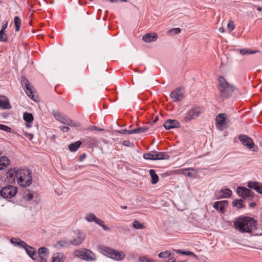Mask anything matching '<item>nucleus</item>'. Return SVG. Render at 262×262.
I'll list each match as a JSON object with an SVG mask.
<instances>
[{
    "label": "nucleus",
    "instance_id": "obj_1",
    "mask_svg": "<svg viewBox=\"0 0 262 262\" xmlns=\"http://www.w3.org/2000/svg\"><path fill=\"white\" fill-rule=\"evenodd\" d=\"M256 223L253 217L241 215L235 219L234 226L241 233H251L256 229Z\"/></svg>",
    "mask_w": 262,
    "mask_h": 262
},
{
    "label": "nucleus",
    "instance_id": "obj_2",
    "mask_svg": "<svg viewBox=\"0 0 262 262\" xmlns=\"http://www.w3.org/2000/svg\"><path fill=\"white\" fill-rule=\"evenodd\" d=\"M219 83L218 89L220 93V97L223 99H227L231 96L235 90V86L228 83L223 76L218 78Z\"/></svg>",
    "mask_w": 262,
    "mask_h": 262
},
{
    "label": "nucleus",
    "instance_id": "obj_3",
    "mask_svg": "<svg viewBox=\"0 0 262 262\" xmlns=\"http://www.w3.org/2000/svg\"><path fill=\"white\" fill-rule=\"evenodd\" d=\"M17 172L16 178L20 186L26 187L31 184L32 177L30 170L26 168L17 169Z\"/></svg>",
    "mask_w": 262,
    "mask_h": 262
},
{
    "label": "nucleus",
    "instance_id": "obj_4",
    "mask_svg": "<svg viewBox=\"0 0 262 262\" xmlns=\"http://www.w3.org/2000/svg\"><path fill=\"white\" fill-rule=\"evenodd\" d=\"M99 249L103 254L116 260H121L125 257L124 253L105 246H99Z\"/></svg>",
    "mask_w": 262,
    "mask_h": 262
},
{
    "label": "nucleus",
    "instance_id": "obj_5",
    "mask_svg": "<svg viewBox=\"0 0 262 262\" xmlns=\"http://www.w3.org/2000/svg\"><path fill=\"white\" fill-rule=\"evenodd\" d=\"M202 112V109L201 107L199 106L192 107L185 114L182 119V121L184 122H188L198 117Z\"/></svg>",
    "mask_w": 262,
    "mask_h": 262
},
{
    "label": "nucleus",
    "instance_id": "obj_6",
    "mask_svg": "<svg viewBox=\"0 0 262 262\" xmlns=\"http://www.w3.org/2000/svg\"><path fill=\"white\" fill-rule=\"evenodd\" d=\"M21 84L25 90L27 95L31 99L35 101H37L38 97L34 94L33 91V86L29 81L28 79L25 76H21L20 78Z\"/></svg>",
    "mask_w": 262,
    "mask_h": 262
},
{
    "label": "nucleus",
    "instance_id": "obj_7",
    "mask_svg": "<svg viewBox=\"0 0 262 262\" xmlns=\"http://www.w3.org/2000/svg\"><path fill=\"white\" fill-rule=\"evenodd\" d=\"M238 139L241 143L248 149L252 150L254 152H257L258 150V147L255 145L252 139L245 135H240L238 136Z\"/></svg>",
    "mask_w": 262,
    "mask_h": 262
},
{
    "label": "nucleus",
    "instance_id": "obj_8",
    "mask_svg": "<svg viewBox=\"0 0 262 262\" xmlns=\"http://www.w3.org/2000/svg\"><path fill=\"white\" fill-rule=\"evenodd\" d=\"M75 254L77 257L87 261H93L96 259L95 254L91 250L86 249L76 250Z\"/></svg>",
    "mask_w": 262,
    "mask_h": 262
},
{
    "label": "nucleus",
    "instance_id": "obj_9",
    "mask_svg": "<svg viewBox=\"0 0 262 262\" xmlns=\"http://www.w3.org/2000/svg\"><path fill=\"white\" fill-rule=\"evenodd\" d=\"M17 188L15 186L8 185L4 187L0 190V195L4 198H12L17 193Z\"/></svg>",
    "mask_w": 262,
    "mask_h": 262
},
{
    "label": "nucleus",
    "instance_id": "obj_10",
    "mask_svg": "<svg viewBox=\"0 0 262 262\" xmlns=\"http://www.w3.org/2000/svg\"><path fill=\"white\" fill-rule=\"evenodd\" d=\"M236 191L238 194L244 199L253 198L254 195V193L252 191L244 187H238Z\"/></svg>",
    "mask_w": 262,
    "mask_h": 262
},
{
    "label": "nucleus",
    "instance_id": "obj_11",
    "mask_svg": "<svg viewBox=\"0 0 262 262\" xmlns=\"http://www.w3.org/2000/svg\"><path fill=\"white\" fill-rule=\"evenodd\" d=\"M181 90V88H177L170 93V96L174 102L180 101L184 98V95Z\"/></svg>",
    "mask_w": 262,
    "mask_h": 262
},
{
    "label": "nucleus",
    "instance_id": "obj_12",
    "mask_svg": "<svg viewBox=\"0 0 262 262\" xmlns=\"http://www.w3.org/2000/svg\"><path fill=\"white\" fill-rule=\"evenodd\" d=\"M227 114L225 113L219 114L216 116L215 125L217 128L223 127L226 123Z\"/></svg>",
    "mask_w": 262,
    "mask_h": 262
},
{
    "label": "nucleus",
    "instance_id": "obj_13",
    "mask_svg": "<svg viewBox=\"0 0 262 262\" xmlns=\"http://www.w3.org/2000/svg\"><path fill=\"white\" fill-rule=\"evenodd\" d=\"M163 126L166 130L180 127V122L177 120L168 119L164 124Z\"/></svg>",
    "mask_w": 262,
    "mask_h": 262
},
{
    "label": "nucleus",
    "instance_id": "obj_14",
    "mask_svg": "<svg viewBox=\"0 0 262 262\" xmlns=\"http://www.w3.org/2000/svg\"><path fill=\"white\" fill-rule=\"evenodd\" d=\"M228 206L227 201H221L215 202L213 205V207L217 210H219L222 213H224Z\"/></svg>",
    "mask_w": 262,
    "mask_h": 262
},
{
    "label": "nucleus",
    "instance_id": "obj_15",
    "mask_svg": "<svg viewBox=\"0 0 262 262\" xmlns=\"http://www.w3.org/2000/svg\"><path fill=\"white\" fill-rule=\"evenodd\" d=\"M232 191L228 188L222 189L215 192L217 199L228 198L232 195Z\"/></svg>",
    "mask_w": 262,
    "mask_h": 262
},
{
    "label": "nucleus",
    "instance_id": "obj_16",
    "mask_svg": "<svg viewBox=\"0 0 262 262\" xmlns=\"http://www.w3.org/2000/svg\"><path fill=\"white\" fill-rule=\"evenodd\" d=\"M38 255L41 261H45L49 254V250L45 247H40L38 250Z\"/></svg>",
    "mask_w": 262,
    "mask_h": 262
},
{
    "label": "nucleus",
    "instance_id": "obj_17",
    "mask_svg": "<svg viewBox=\"0 0 262 262\" xmlns=\"http://www.w3.org/2000/svg\"><path fill=\"white\" fill-rule=\"evenodd\" d=\"M247 186L250 189L255 190L259 193H262V185L257 182H249Z\"/></svg>",
    "mask_w": 262,
    "mask_h": 262
},
{
    "label": "nucleus",
    "instance_id": "obj_18",
    "mask_svg": "<svg viewBox=\"0 0 262 262\" xmlns=\"http://www.w3.org/2000/svg\"><path fill=\"white\" fill-rule=\"evenodd\" d=\"M158 39V35L156 33H147L142 37V39L146 42H150L156 41Z\"/></svg>",
    "mask_w": 262,
    "mask_h": 262
},
{
    "label": "nucleus",
    "instance_id": "obj_19",
    "mask_svg": "<svg viewBox=\"0 0 262 262\" xmlns=\"http://www.w3.org/2000/svg\"><path fill=\"white\" fill-rule=\"evenodd\" d=\"M84 238V235L82 233H79L76 238L70 241V243L71 245L78 246L83 243Z\"/></svg>",
    "mask_w": 262,
    "mask_h": 262
},
{
    "label": "nucleus",
    "instance_id": "obj_20",
    "mask_svg": "<svg viewBox=\"0 0 262 262\" xmlns=\"http://www.w3.org/2000/svg\"><path fill=\"white\" fill-rule=\"evenodd\" d=\"M25 250L28 255L33 260L37 258L36 250L31 246H28Z\"/></svg>",
    "mask_w": 262,
    "mask_h": 262
},
{
    "label": "nucleus",
    "instance_id": "obj_21",
    "mask_svg": "<svg viewBox=\"0 0 262 262\" xmlns=\"http://www.w3.org/2000/svg\"><path fill=\"white\" fill-rule=\"evenodd\" d=\"M10 162L7 157L3 156L0 157V170L6 168Z\"/></svg>",
    "mask_w": 262,
    "mask_h": 262
},
{
    "label": "nucleus",
    "instance_id": "obj_22",
    "mask_svg": "<svg viewBox=\"0 0 262 262\" xmlns=\"http://www.w3.org/2000/svg\"><path fill=\"white\" fill-rule=\"evenodd\" d=\"M60 122L64 124L70 126L78 127V126H80V124H79V123L77 124L75 122H73V121L71 119H70L65 116H64L63 118H62V119Z\"/></svg>",
    "mask_w": 262,
    "mask_h": 262
},
{
    "label": "nucleus",
    "instance_id": "obj_23",
    "mask_svg": "<svg viewBox=\"0 0 262 262\" xmlns=\"http://www.w3.org/2000/svg\"><path fill=\"white\" fill-rule=\"evenodd\" d=\"M155 153L156 160H166L169 158V156L166 152H159L157 151H153Z\"/></svg>",
    "mask_w": 262,
    "mask_h": 262
},
{
    "label": "nucleus",
    "instance_id": "obj_24",
    "mask_svg": "<svg viewBox=\"0 0 262 262\" xmlns=\"http://www.w3.org/2000/svg\"><path fill=\"white\" fill-rule=\"evenodd\" d=\"M64 260V255L62 253H54L52 257L51 262H62Z\"/></svg>",
    "mask_w": 262,
    "mask_h": 262
},
{
    "label": "nucleus",
    "instance_id": "obj_25",
    "mask_svg": "<svg viewBox=\"0 0 262 262\" xmlns=\"http://www.w3.org/2000/svg\"><path fill=\"white\" fill-rule=\"evenodd\" d=\"M0 107L3 109H10L11 108V105L6 97L3 96L1 101Z\"/></svg>",
    "mask_w": 262,
    "mask_h": 262
},
{
    "label": "nucleus",
    "instance_id": "obj_26",
    "mask_svg": "<svg viewBox=\"0 0 262 262\" xmlns=\"http://www.w3.org/2000/svg\"><path fill=\"white\" fill-rule=\"evenodd\" d=\"M16 174H17V169L16 168H14V169H11V170L9 171L7 173V178L8 179H9L10 181H14L15 178H16Z\"/></svg>",
    "mask_w": 262,
    "mask_h": 262
},
{
    "label": "nucleus",
    "instance_id": "obj_27",
    "mask_svg": "<svg viewBox=\"0 0 262 262\" xmlns=\"http://www.w3.org/2000/svg\"><path fill=\"white\" fill-rule=\"evenodd\" d=\"M149 174L151 177V183L152 184H156L159 181V177L156 173L154 169H150L149 171Z\"/></svg>",
    "mask_w": 262,
    "mask_h": 262
},
{
    "label": "nucleus",
    "instance_id": "obj_28",
    "mask_svg": "<svg viewBox=\"0 0 262 262\" xmlns=\"http://www.w3.org/2000/svg\"><path fill=\"white\" fill-rule=\"evenodd\" d=\"M148 127L146 126H144L142 127H139L138 128L132 129L130 133H133V134H141L147 132L148 130Z\"/></svg>",
    "mask_w": 262,
    "mask_h": 262
},
{
    "label": "nucleus",
    "instance_id": "obj_29",
    "mask_svg": "<svg viewBox=\"0 0 262 262\" xmlns=\"http://www.w3.org/2000/svg\"><path fill=\"white\" fill-rule=\"evenodd\" d=\"M81 144V142L80 141H76L75 143L70 144L69 145V149L71 151H75L78 149Z\"/></svg>",
    "mask_w": 262,
    "mask_h": 262
},
{
    "label": "nucleus",
    "instance_id": "obj_30",
    "mask_svg": "<svg viewBox=\"0 0 262 262\" xmlns=\"http://www.w3.org/2000/svg\"><path fill=\"white\" fill-rule=\"evenodd\" d=\"M243 201L242 199H235L233 201L232 204L233 206H236L237 208H243L245 206L243 204Z\"/></svg>",
    "mask_w": 262,
    "mask_h": 262
},
{
    "label": "nucleus",
    "instance_id": "obj_31",
    "mask_svg": "<svg viewBox=\"0 0 262 262\" xmlns=\"http://www.w3.org/2000/svg\"><path fill=\"white\" fill-rule=\"evenodd\" d=\"M23 118L27 122L30 123L33 120V115L28 112H25L23 115Z\"/></svg>",
    "mask_w": 262,
    "mask_h": 262
},
{
    "label": "nucleus",
    "instance_id": "obj_32",
    "mask_svg": "<svg viewBox=\"0 0 262 262\" xmlns=\"http://www.w3.org/2000/svg\"><path fill=\"white\" fill-rule=\"evenodd\" d=\"M258 52L257 50H251L247 49H243L239 50V53L241 55H246V54H253Z\"/></svg>",
    "mask_w": 262,
    "mask_h": 262
},
{
    "label": "nucleus",
    "instance_id": "obj_33",
    "mask_svg": "<svg viewBox=\"0 0 262 262\" xmlns=\"http://www.w3.org/2000/svg\"><path fill=\"white\" fill-rule=\"evenodd\" d=\"M14 23L16 31H18L21 26V20L18 16H15L14 18Z\"/></svg>",
    "mask_w": 262,
    "mask_h": 262
},
{
    "label": "nucleus",
    "instance_id": "obj_34",
    "mask_svg": "<svg viewBox=\"0 0 262 262\" xmlns=\"http://www.w3.org/2000/svg\"><path fill=\"white\" fill-rule=\"evenodd\" d=\"M53 115L55 118V119L59 121H60L62 118H63L64 116L60 112L58 111L54 110L53 111Z\"/></svg>",
    "mask_w": 262,
    "mask_h": 262
},
{
    "label": "nucleus",
    "instance_id": "obj_35",
    "mask_svg": "<svg viewBox=\"0 0 262 262\" xmlns=\"http://www.w3.org/2000/svg\"><path fill=\"white\" fill-rule=\"evenodd\" d=\"M170 256H171V253L170 252V251L168 250L160 252L158 254V257L161 258H167L168 257H170Z\"/></svg>",
    "mask_w": 262,
    "mask_h": 262
},
{
    "label": "nucleus",
    "instance_id": "obj_36",
    "mask_svg": "<svg viewBox=\"0 0 262 262\" xmlns=\"http://www.w3.org/2000/svg\"><path fill=\"white\" fill-rule=\"evenodd\" d=\"M70 241H69L68 242H67L66 241H59L57 243L56 245V247H68L69 245H71L70 243Z\"/></svg>",
    "mask_w": 262,
    "mask_h": 262
},
{
    "label": "nucleus",
    "instance_id": "obj_37",
    "mask_svg": "<svg viewBox=\"0 0 262 262\" xmlns=\"http://www.w3.org/2000/svg\"><path fill=\"white\" fill-rule=\"evenodd\" d=\"M143 158L146 160H156L155 153H145L143 155Z\"/></svg>",
    "mask_w": 262,
    "mask_h": 262
},
{
    "label": "nucleus",
    "instance_id": "obj_38",
    "mask_svg": "<svg viewBox=\"0 0 262 262\" xmlns=\"http://www.w3.org/2000/svg\"><path fill=\"white\" fill-rule=\"evenodd\" d=\"M85 219L88 222H95L97 217L94 214L91 213L86 215Z\"/></svg>",
    "mask_w": 262,
    "mask_h": 262
},
{
    "label": "nucleus",
    "instance_id": "obj_39",
    "mask_svg": "<svg viewBox=\"0 0 262 262\" xmlns=\"http://www.w3.org/2000/svg\"><path fill=\"white\" fill-rule=\"evenodd\" d=\"M139 262H156L153 259L150 258H148L146 256H142L140 257L139 258Z\"/></svg>",
    "mask_w": 262,
    "mask_h": 262
},
{
    "label": "nucleus",
    "instance_id": "obj_40",
    "mask_svg": "<svg viewBox=\"0 0 262 262\" xmlns=\"http://www.w3.org/2000/svg\"><path fill=\"white\" fill-rule=\"evenodd\" d=\"M8 40L7 34L5 33V31H0V41L3 42H6Z\"/></svg>",
    "mask_w": 262,
    "mask_h": 262
},
{
    "label": "nucleus",
    "instance_id": "obj_41",
    "mask_svg": "<svg viewBox=\"0 0 262 262\" xmlns=\"http://www.w3.org/2000/svg\"><path fill=\"white\" fill-rule=\"evenodd\" d=\"M191 170L192 171H194V170L193 168H188V169H185L183 170V174L185 176H187L188 177L192 178L193 177V176L190 172L189 171Z\"/></svg>",
    "mask_w": 262,
    "mask_h": 262
},
{
    "label": "nucleus",
    "instance_id": "obj_42",
    "mask_svg": "<svg viewBox=\"0 0 262 262\" xmlns=\"http://www.w3.org/2000/svg\"><path fill=\"white\" fill-rule=\"evenodd\" d=\"M181 32V29L180 28H172L170 30H169L168 32V33L170 34H177Z\"/></svg>",
    "mask_w": 262,
    "mask_h": 262
},
{
    "label": "nucleus",
    "instance_id": "obj_43",
    "mask_svg": "<svg viewBox=\"0 0 262 262\" xmlns=\"http://www.w3.org/2000/svg\"><path fill=\"white\" fill-rule=\"evenodd\" d=\"M122 144L126 147H133L134 144L133 142H130L129 140H124L122 142Z\"/></svg>",
    "mask_w": 262,
    "mask_h": 262
},
{
    "label": "nucleus",
    "instance_id": "obj_44",
    "mask_svg": "<svg viewBox=\"0 0 262 262\" xmlns=\"http://www.w3.org/2000/svg\"><path fill=\"white\" fill-rule=\"evenodd\" d=\"M0 129L10 133L11 128L8 126L0 124Z\"/></svg>",
    "mask_w": 262,
    "mask_h": 262
},
{
    "label": "nucleus",
    "instance_id": "obj_45",
    "mask_svg": "<svg viewBox=\"0 0 262 262\" xmlns=\"http://www.w3.org/2000/svg\"><path fill=\"white\" fill-rule=\"evenodd\" d=\"M19 247L23 248L25 249L27 248V247L28 246L26 242L23 241L19 240V242L18 243L17 245Z\"/></svg>",
    "mask_w": 262,
    "mask_h": 262
},
{
    "label": "nucleus",
    "instance_id": "obj_46",
    "mask_svg": "<svg viewBox=\"0 0 262 262\" xmlns=\"http://www.w3.org/2000/svg\"><path fill=\"white\" fill-rule=\"evenodd\" d=\"M133 227L136 229H140L142 227V225L138 221H135L133 224Z\"/></svg>",
    "mask_w": 262,
    "mask_h": 262
},
{
    "label": "nucleus",
    "instance_id": "obj_47",
    "mask_svg": "<svg viewBox=\"0 0 262 262\" xmlns=\"http://www.w3.org/2000/svg\"><path fill=\"white\" fill-rule=\"evenodd\" d=\"M33 194L31 192H28L25 194L24 198L28 201H30L33 199Z\"/></svg>",
    "mask_w": 262,
    "mask_h": 262
},
{
    "label": "nucleus",
    "instance_id": "obj_48",
    "mask_svg": "<svg viewBox=\"0 0 262 262\" xmlns=\"http://www.w3.org/2000/svg\"><path fill=\"white\" fill-rule=\"evenodd\" d=\"M131 130H127L126 129H121L118 131V133L124 134H132L133 133H130Z\"/></svg>",
    "mask_w": 262,
    "mask_h": 262
},
{
    "label": "nucleus",
    "instance_id": "obj_49",
    "mask_svg": "<svg viewBox=\"0 0 262 262\" xmlns=\"http://www.w3.org/2000/svg\"><path fill=\"white\" fill-rule=\"evenodd\" d=\"M174 253H171V256L168 257V260L166 262H175L176 261V259L174 257Z\"/></svg>",
    "mask_w": 262,
    "mask_h": 262
},
{
    "label": "nucleus",
    "instance_id": "obj_50",
    "mask_svg": "<svg viewBox=\"0 0 262 262\" xmlns=\"http://www.w3.org/2000/svg\"><path fill=\"white\" fill-rule=\"evenodd\" d=\"M227 27L229 29L233 30L234 29L233 22L232 21H229L228 23Z\"/></svg>",
    "mask_w": 262,
    "mask_h": 262
},
{
    "label": "nucleus",
    "instance_id": "obj_51",
    "mask_svg": "<svg viewBox=\"0 0 262 262\" xmlns=\"http://www.w3.org/2000/svg\"><path fill=\"white\" fill-rule=\"evenodd\" d=\"M19 239L13 237L11 239V243L14 245H17Z\"/></svg>",
    "mask_w": 262,
    "mask_h": 262
},
{
    "label": "nucleus",
    "instance_id": "obj_52",
    "mask_svg": "<svg viewBox=\"0 0 262 262\" xmlns=\"http://www.w3.org/2000/svg\"><path fill=\"white\" fill-rule=\"evenodd\" d=\"M60 128L63 132H68L70 130V128L68 126H61Z\"/></svg>",
    "mask_w": 262,
    "mask_h": 262
},
{
    "label": "nucleus",
    "instance_id": "obj_53",
    "mask_svg": "<svg viewBox=\"0 0 262 262\" xmlns=\"http://www.w3.org/2000/svg\"><path fill=\"white\" fill-rule=\"evenodd\" d=\"M183 255H188V256H190V255L195 256L193 253H192V252L189 251L183 252Z\"/></svg>",
    "mask_w": 262,
    "mask_h": 262
},
{
    "label": "nucleus",
    "instance_id": "obj_54",
    "mask_svg": "<svg viewBox=\"0 0 262 262\" xmlns=\"http://www.w3.org/2000/svg\"><path fill=\"white\" fill-rule=\"evenodd\" d=\"M95 222L97 224L100 225V226H101V225H102L104 223V222L103 221H102L101 220L98 219V218L96 219Z\"/></svg>",
    "mask_w": 262,
    "mask_h": 262
},
{
    "label": "nucleus",
    "instance_id": "obj_55",
    "mask_svg": "<svg viewBox=\"0 0 262 262\" xmlns=\"http://www.w3.org/2000/svg\"><path fill=\"white\" fill-rule=\"evenodd\" d=\"M86 154L85 153H83L80 156L79 161H82L86 158Z\"/></svg>",
    "mask_w": 262,
    "mask_h": 262
},
{
    "label": "nucleus",
    "instance_id": "obj_56",
    "mask_svg": "<svg viewBox=\"0 0 262 262\" xmlns=\"http://www.w3.org/2000/svg\"><path fill=\"white\" fill-rule=\"evenodd\" d=\"M101 227L103 228L104 231H110V229L107 226H105L104 223L101 225Z\"/></svg>",
    "mask_w": 262,
    "mask_h": 262
},
{
    "label": "nucleus",
    "instance_id": "obj_57",
    "mask_svg": "<svg viewBox=\"0 0 262 262\" xmlns=\"http://www.w3.org/2000/svg\"><path fill=\"white\" fill-rule=\"evenodd\" d=\"M8 24V23L7 21L6 22V23L2 26V29L0 31H5L7 27Z\"/></svg>",
    "mask_w": 262,
    "mask_h": 262
},
{
    "label": "nucleus",
    "instance_id": "obj_58",
    "mask_svg": "<svg viewBox=\"0 0 262 262\" xmlns=\"http://www.w3.org/2000/svg\"><path fill=\"white\" fill-rule=\"evenodd\" d=\"M25 135L26 137H28V138H29V139L30 140H32V138H33V135L32 134H29V133H25Z\"/></svg>",
    "mask_w": 262,
    "mask_h": 262
},
{
    "label": "nucleus",
    "instance_id": "obj_59",
    "mask_svg": "<svg viewBox=\"0 0 262 262\" xmlns=\"http://www.w3.org/2000/svg\"><path fill=\"white\" fill-rule=\"evenodd\" d=\"M159 119V117L158 116H156L155 117V118L154 119V121H152V124L156 123Z\"/></svg>",
    "mask_w": 262,
    "mask_h": 262
},
{
    "label": "nucleus",
    "instance_id": "obj_60",
    "mask_svg": "<svg viewBox=\"0 0 262 262\" xmlns=\"http://www.w3.org/2000/svg\"><path fill=\"white\" fill-rule=\"evenodd\" d=\"M92 127H93V128L94 130H102V129L99 128H98V127H96V126H93Z\"/></svg>",
    "mask_w": 262,
    "mask_h": 262
},
{
    "label": "nucleus",
    "instance_id": "obj_61",
    "mask_svg": "<svg viewBox=\"0 0 262 262\" xmlns=\"http://www.w3.org/2000/svg\"><path fill=\"white\" fill-rule=\"evenodd\" d=\"M256 205V203L255 202H252L250 204V207H254Z\"/></svg>",
    "mask_w": 262,
    "mask_h": 262
},
{
    "label": "nucleus",
    "instance_id": "obj_62",
    "mask_svg": "<svg viewBox=\"0 0 262 262\" xmlns=\"http://www.w3.org/2000/svg\"><path fill=\"white\" fill-rule=\"evenodd\" d=\"M175 251L178 253V254H183V252L182 251H181V250H176Z\"/></svg>",
    "mask_w": 262,
    "mask_h": 262
},
{
    "label": "nucleus",
    "instance_id": "obj_63",
    "mask_svg": "<svg viewBox=\"0 0 262 262\" xmlns=\"http://www.w3.org/2000/svg\"><path fill=\"white\" fill-rule=\"evenodd\" d=\"M219 31L221 33H223L225 31V29L223 27H221L219 28Z\"/></svg>",
    "mask_w": 262,
    "mask_h": 262
},
{
    "label": "nucleus",
    "instance_id": "obj_64",
    "mask_svg": "<svg viewBox=\"0 0 262 262\" xmlns=\"http://www.w3.org/2000/svg\"><path fill=\"white\" fill-rule=\"evenodd\" d=\"M257 10L258 11H262V7H257Z\"/></svg>",
    "mask_w": 262,
    "mask_h": 262
}]
</instances>
